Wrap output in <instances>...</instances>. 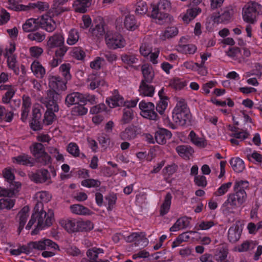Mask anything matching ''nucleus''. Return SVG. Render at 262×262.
Wrapping results in <instances>:
<instances>
[{
  "mask_svg": "<svg viewBox=\"0 0 262 262\" xmlns=\"http://www.w3.org/2000/svg\"><path fill=\"white\" fill-rule=\"evenodd\" d=\"M242 229L237 224H234L231 226L228 231V239L232 243L237 242L241 236Z\"/></svg>",
  "mask_w": 262,
  "mask_h": 262,
  "instance_id": "obj_16",
  "label": "nucleus"
},
{
  "mask_svg": "<svg viewBox=\"0 0 262 262\" xmlns=\"http://www.w3.org/2000/svg\"><path fill=\"white\" fill-rule=\"evenodd\" d=\"M68 0H54L53 4V12L56 15L60 14L61 13L68 11L67 8H64L61 5H64Z\"/></svg>",
  "mask_w": 262,
  "mask_h": 262,
  "instance_id": "obj_41",
  "label": "nucleus"
},
{
  "mask_svg": "<svg viewBox=\"0 0 262 262\" xmlns=\"http://www.w3.org/2000/svg\"><path fill=\"white\" fill-rule=\"evenodd\" d=\"M62 226L68 232H77V221L75 220H66L61 222Z\"/></svg>",
  "mask_w": 262,
  "mask_h": 262,
  "instance_id": "obj_44",
  "label": "nucleus"
},
{
  "mask_svg": "<svg viewBox=\"0 0 262 262\" xmlns=\"http://www.w3.org/2000/svg\"><path fill=\"white\" fill-rule=\"evenodd\" d=\"M171 194L170 193H167L160 207L159 212L161 216H164L169 212L171 206Z\"/></svg>",
  "mask_w": 262,
  "mask_h": 262,
  "instance_id": "obj_32",
  "label": "nucleus"
},
{
  "mask_svg": "<svg viewBox=\"0 0 262 262\" xmlns=\"http://www.w3.org/2000/svg\"><path fill=\"white\" fill-rule=\"evenodd\" d=\"M232 15V9L226 8L224 9V12L220 15L214 17L213 20L214 23H225L229 21Z\"/></svg>",
  "mask_w": 262,
  "mask_h": 262,
  "instance_id": "obj_35",
  "label": "nucleus"
},
{
  "mask_svg": "<svg viewBox=\"0 0 262 262\" xmlns=\"http://www.w3.org/2000/svg\"><path fill=\"white\" fill-rule=\"evenodd\" d=\"M124 26L129 30H134L137 28L135 17L133 15H127L124 20Z\"/></svg>",
  "mask_w": 262,
  "mask_h": 262,
  "instance_id": "obj_48",
  "label": "nucleus"
},
{
  "mask_svg": "<svg viewBox=\"0 0 262 262\" xmlns=\"http://www.w3.org/2000/svg\"><path fill=\"white\" fill-rule=\"evenodd\" d=\"M36 161L42 165H49L52 163L51 158L47 152L36 158Z\"/></svg>",
  "mask_w": 262,
  "mask_h": 262,
  "instance_id": "obj_62",
  "label": "nucleus"
},
{
  "mask_svg": "<svg viewBox=\"0 0 262 262\" xmlns=\"http://www.w3.org/2000/svg\"><path fill=\"white\" fill-rule=\"evenodd\" d=\"M31 153L35 158L44 154L46 151L42 144L39 143H33L30 147Z\"/></svg>",
  "mask_w": 262,
  "mask_h": 262,
  "instance_id": "obj_45",
  "label": "nucleus"
},
{
  "mask_svg": "<svg viewBox=\"0 0 262 262\" xmlns=\"http://www.w3.org/2000/svg\"><path fill=\"white\" fill-rule=\"evenodd\" d=\"M150 6L151 17L162 23L167 18L166 12L171 9V3L169 0H159L157 4H151Z\"/></svg>",
  "mask_w": 262,
  "mask_h": 262,
  "instance_id": "obj_4",
  "label": "nucleus"
},
{
  "mask_svg": "<svg viewBox=\"0 0 262 262\" xmlns=\"http://www.w3.org/2000/svg\"><path fill=\"white\" fill-rule=\"evenodd\" d=\"M77 231H89L94 228L93 223L89 220H80L77 221Z\"/></svg>",
  "mask_w": 262,
  "mask_h": 262,
  "instance_id": "obj_43",
  "label": "nucleus"
},
{
  "mask_svg": "<svg viewBox=\"0 0 262 262\" xmlns=\"http://www.w3.org/2000/svg\"><path fill=\"white\" fill-rule=\"evenodd\" d=\"M29 247L37 250H59L58 245L48 238H42L40 241L29 243Z\"/></svg>",
  "mask_w": 262,
  "mask_h": 262,
  "instance_id": "obj_9",
  "label": "nucleus"
},
{
  "mask_svg": "<svg viewBox=\"0 0 262 262\" xmlns=\"http://www.w3.org/2000/svg\"><path fill=\"white\" fill-rule=\"evenodd\" d=\"M49 85L51 90L47 91V96L45 97H48L49 91H53L60 96L56 91H64L66 89V83L58 76H50L49 78Z\"/></svg>",
  "mask_w": 262,
  "mask_h": 262,
  "instance_id": "obj_12",
  "label": "nucleus"
},
{
  "mask_svg": "<svg viewBox=\"0 0 262 262\" xmlns=\"http://www.w3.org/2000/svg\"><path fill=\"white\" fill-rule=\"evenodd\" d=\"M29 246L26 245H18L16 247L10 250V253L13 255L18 256L22 253H29L30 252Z\"/></svg>",
  "mask_w": 262,
  "mask_h": 262,
  "instance_id": "obj_49",
  "label": "nucleus"
},
{
  "mask_svg": "<svg viewBox=\"0 0 262 262\" xmlns=\"http://www.w3.org/2000/svg\"><path fill=\"white\" fill-rule=\"evenodd\" d=\"M14 163L25 166H32L35 161L30 156L26 154L20 155L13 158Z\"/></svg>",
  "mask_w": 262,
  "mask_h": 262,
  "instance_id": "obj_25",
  "label": "nucleus"
},
{
  "mask_svg": "<svg viewBox=\"0 0 262 262\" xmlns=\"http://www.w3.org/2000/svg\"><path fill=\"white\" fill-rule=\"evenodd\" d=\"M31 69L33 74L39 78H42L46 74V69L38 61H34L31 65Z\"/></svg>",
  "mask_w": 262,
  "mask_h": 262,
  "instance_id": "obj_27",
  "label": "nucleus"
},
{
  "mask_svg": "<svg viewBox=\"0 0 262 262\" xmlns=\"http://www.w3.org/2000/svg\"><path fill=\"white\" fill-rule=\"evenodd\" d=\"M17 89L14 85H10L5 95L2 98V102L4 103H8L15 94Z\"/></svg>",
  "mask_w": 262,
  "mask_h": 262,
  "instance_id": "obj_54",
  "label": "nucleus"
},
{
  "mask_svg": "<svg viewBox=\"0 0 262 262\" xmlns=\"http://www.w3.org/2000/svg\"><path fill=\"white\" fill-rule=\"evenodd\" d=\"M262 14V6L255 2L247 3L243 9V18L246 23L253 24L256 22V14Z\"/></svg>",
  "mask_w": 262,
  "mask_h": 262,
  "instance_id": "obj_6",
  "label": "nucleus"
},
{
  "mask_svg": "<svg viewBox=\"0 0 262 262\" xmlns=\"http://www.w3.org/2000/svg\"><path fill=\"white\" fill-rule=\"evenodd\" d=\"M228 249L224 247L218 248L214 255L217 262H234L233 257L228 256Z\"/></svg>",
  "mask_w": 262,
  "mask_h": 262,
  "instance_id": "obj_14",
  "label": "nucleus"
},
{
  "mask_svg": "<svg viewBox=\"0 0 262 262\" xmlns=\"http://www.w3.org/2000/svg\"><path fill=\"white\" fill-rule=\"evenodd\" d=\"M178 33V30L175 27H171L166 29L160 35L161 38L163 40L169 39L176 36Z\"/></svg>",
  "mask_w": 262,
  "mask_h": 262,
  "instance_id": "obj_46",
  "label": "nucleus"
},
{
  "mask_svg": "<svg viewBox=\"0 0 262 262\" xmlns=\"http://www.w3.org/2000/svg\"><path fill=\"white\" fill-rule=\"evenodd\" d=\"M32 181L35 183H42L47 182L50 178L49 171L46 169H42L33 173L30 175Z\"/></svg>",
  "mask_w": 262,
  "mask_h": 262,
  "instance_id": "obj_18",
  "label": "nucleus"
},
{
  "mask_svg": "<svg viewBox=\"0 0 262 262\" xmlns=\"http://www.w3.org/2000/svg\"><path fill=\"white\" fill-rule=\"evenodd\" d=\"M29 208L26 206L24 207L18 213L17 218L19 222L18 232L23 230L29 215Z\"/></svg>",
  "mask_w": 262,
  "mask_h": 262,
  "instance_id": "obj_23",
  "label": "nucleus"
},
{
  "mask_svg": "<svg viewBox=\"0 0 262 262\" xmlns=\"http://www.w3.org/2000/svg\"><path fill=\"white\" fill-rule=\"evenodd\" d=\"M106 103L110 107L114 108L122 105L124 103V99L117 91L115 90L112 96L106 99Z\"/></svg>",
  "mask_w": 262,
  "mask_h": 262,
  "instance_id": "obj_19",
  "label": "nucleus"
},
{
  "mask_svg": "<svg viewBox=\"0 0 262 262\" xmlns=\"http://www.w3.org/2000/svg\"><path fill=\"white\" fill-rule=\"evenodd\" d=\"M139 107L141 110V115L144 118L155 121L158 119V116L155 111V105L152 102L141 101Z\"/></svg>",
  "mask_w": 262,
  "mask_h": 262,
  "instance_id": "obj_8",
  "label": "nucleus"
},
{
  "mask_svg": "<svg viewBox=\"0 0 262 262\" xmlns=\"http://www.w3.org/2000/svg\"><path fill=\"white\" fill-rule=\"evenodd\" d=\"M7 57V64L9 69L12 70L14 73L18 75L19 72V69L17 64L15 56H9Z\"/></svg>",
  "mask_w": 262,
  "mask_h": 262,
  "instance_id": "obj_53",
  "label": "nucleus"
},
{
  "mask_svg": "<svg viewBox=\"0 0 262 262\" xmlns=\"http://www.w3.org/2000/svg\"><path fill=\"white\" fill-rule=\"evenodd\" d=\"M81 184L87 188H97L101 185V182L98 179L86 178L81 181Z\"/></svg>",
  "mask_w": 262,
  "mask_h": 262,
  "instance_id": "obj_51",
  "label": "nucleus"
},
{
  "mask_svg": "<svg viewBox=\"0 0 262 262\" xmlns=\"http://www.w3.org/2000/svg\"><path fill=\"white\" fill-rule=\"evenodd\" d=\"M121 58L122 62L129 66L136 63L138 61L136 56L132 54H123L121 55Z\"/></svg>",
  "mask_w": 262,
  "mask_h": 262,
  "instance_id": "obj_52",
  "label": "nucleus"
},
{
  "mask_svg": "<svg viewBox=\"0 0 262 262\" xmlns=\"http://www.w3.org/2000/svg\"><path fill=\"white\" fill-rule=\"evenodd\" d=\"M247 193L246 191H235L227 196V200L231 206L239 207L246 201Z\"/></svg>",
  "mask_w": 262,
  "mask_h": 262,
  "instance_id": "obj_10",
  "label": "nucleus"
},
{
  "mask_svg": "<svg viewBox=\"0 0 262 262\" xmlns=\"http://www.w3.org/2000/svg\"><path fill=\"white\" fill-rule=\"evenodd\" d=\"M88 109L84 105L78 104L74 106L71 111V114L74 116H81L87 114Z\"/></svg>",
  "mask_w": 262,
  "mask_h": 262,
  "instance_id": "obj_50",
  "label": "nucleus"
},
{
  "mask_svg": "<svg viewBox=\"0 0 262 262\" xmlns=\"http://www.w3.org/2000/svg\"><path fill=\"white\" fill-rule=\"evenodd\" d=\"M31 106V100L30 97L26 95L23 96V104L21 110L20 120L25 122L27 120Z\"/></svg>",
  "mask_w": 262,
  "mask_h": 262,
  "instance_id": "obj_17",
  "label": "nucleus"
},
{
  "mask_svg": "<svg viewBox=\"0 0 262 262\" xmlns=\"http://www.w3.org/2000/svg\"><path fill=\"white\" fill-rule=\"evenodd\" d=\"M28 38L30 40L35 41L37 42H41L45 40L46 35L43 33L36 32L28 34Z\"/></svg>",
  "mask_w": 262,
  "mask_h": 262,
  "instance_id": "obj_64",
  "label": "nucleus"
},
{
  "mask_svg": "<svg viewBox=\"0 0 262 262\" xmlns=\"http://www.w3.org/2000/svg\"><path fill=\"white\" fill-rule=\"evenodd\" d=\"M177 50L184 54H194L197 51V47L193 44L179 45Z\"/></svg>",
  "mask_w": 262,
  "mask_h": 262,
  "instance_id": "obj_34",
  "label": "nucleus"
},
{
  "mask_svg": "<svg viewBox=\"0 0 262 262\" xmlns=\"http://www.w3.org/2000/svg\"><path fill=\"white\" fill-rule=\"evenodd\" d=\"M39 25L47 32H52L56 28V24L53 18L48 15H43L39 19Z\"/></svg>",
  "mask_w": 262,
  "mask_h": 262,
  "instance_id": "obj_13",
  "label": "nucleus"
},
{
  "mask_svg": "<svg viewBox=\"0 0 262 262\" xmlns=\"http://www.w3.org/2000/svg\"><path fill=\"white\" fill-rule=\"evenodd\" d=\"M229 162L233 170L236 172H241L245 169L244 162L239 157L232 158Z\"/></svg>",
  "mask_w": 262,
  "mask_h": 262,
  "instance_id": "obj_36",
  "label": "nucleus"
},
{
  "mask_svg": "<svg viewBox=\"0 0 262 262\" xmlns=\"http://www.w3.org/2000/svg\"><path fill=\"white\" fill-rule=\"evenodd\" d=\"M172 112V119L178 125L185 126L190 122L191 114L184 99L177 98Z\"/></svg>",
  "mask_w": 262,
  "mask_h": 262,
  "instance_id": "obj_3",
  "label": "nucleus"
},
{
  "mask_svg": "<svg viewBox=\"0 0 262 262\" xmlns=\"http://www.w3.org/2000/svg\"><path fill=\"white\" fill-rule=\"evenodd\" d=\"M105 33L104 25L102 23L97 25L95 28L92 30L93 36L98 38H101Z\"/></svg>",
  "mask_w": 262,
  "mask_h": 262,
  "instance_id": "obj_57",
  "label": "nucleus"
},
{
  "mask_svg": "<svg viewBox=\"0 0 262 262\" xmlns=\"http://www.w3.org/2000/svg\"><path fill=\"white\" fill-rule=\"evenodd\" d=\"M189 225V219L184 216L180 217L176 221L173 225L170 227V231L176 232L183 229L188 227Z\"/></svg>",
  "mask_w": 262,
  "mask_h": 262,
  "instance_id": "obj_30",
  "label": "nucleus"
},
{
  "mask_svg": "<svg viewBox=\"0 0 262 262\" xmlns=\"http://www.w3.org/2000/svg\"><path fill=\"white\" fill-rule=\"evenodd\" d=\"M35 198L37 200V203H48L52 198V195L48 191H41L36 193Z\"/></svg>",
  "mask_w": 262,
  "mask_h": 262,
  "instance_id": "obj_47",
  "label": "nucleus"
},
{
  "mask_svg": "<svg viewBox=\"0 0 262 262\" xmlns=\"http://www.w3.org/2000/svg\"><path fill=\"white\" fill-rule=\"evenodd\" d=\"M172 134L170 131L165 128H160L155 133V138L159 144H164L166 141L171 138Z\"/></svg>",
  "mask_w": 262,
  "mask_h": 262,
  "instance_id": "obj_20",
  "label": "nucleus"
},
{
  "mask_svg": "<svg viewBox=\"0 0 262 262\" xmlns=\"http://www.w3.org/2000/svg\"><path fill=\"white\" fill-rule=\"evenodd\" d=\"M234 251L238 252H247L249 254H253V259L257 260L262 254V246L258 245L255 241L246 240L241 244L234 247Z\"/></svg>",
  "mask_w": 262,
  "mask_h": 262,
  "instance_id": "obj_5",
  "label": "nucleus"
},
{
  "mask_svg": "<svg viewBox=\"0 0 262 262\" xmlns=\"http://www.w3.org/2000/svg\"><path fill=\"white\" fill-rule=\"evenodd\" d=\"M27 6V8L30 9H37L40 11H43L47 10L49 8V5L47 3L42 2H37L34 3H30Z\"/></svg>",
  "mask_w": 262,
  "mask_h": 262,
  "instance_id": "obj_59",
  "label": "nucleus"
},
{
  "mask_svg": "<svg viewBox=\"0 0 262 262\" xmlns=\"http://www.w3.org/2000/svg\"><path fill=\"white\" fill-rule=\"evenodd\" d=\"M13 117V112L6 110L4 106L0 105V122H11Z\"/></svg>",
  "mask_w": 262,
  "mask_h": 262,
  "instance_id": "obj_39",
  "label": "nucleus"
},
{
  "mask_svg": "<svg viewBox=\"0 0 262 262\" xmlns=\"http://www.w3.org/2000/svg\"><path fill=\"white\" fill-rule=\"evenodd\" d=\"M87 81L90 83L88 85L89 89L92 90H95L100 85L104 86L105 85V82L104 79L99 76L94 74L89 75Z\"/></svg>",
  "mask_w": 262,
  "mask_h": 262,
  "instance_id": "obj_21",
  "label": "nucleus"
},
{
  "mask_svg": "<svg viewBox=\"0 0 262 262\" xmlns=\"http://www.w3.org/2000/svg\"><path fill=\"white\" fill-rule=\"evenodd\" d=\"M133 111L131 108H125L121 119V122L123 124L129 123L133 118Z\"/></svg>",
  "mask_w": 262,
  "mask_h": 262,
  "instance_id": "obj_58",
  "label": "nucleus"
},
{
  "mask_svg": "<svg viewBox=\"0 0 262 262\" xmlns=\"http://www.w3.org/2000/svg\"><path fill=\"white\" fill-rule=\"evenodd\" d=\"M64 42L63 35L60 33H56L49 37L47 42V46L50 49L59 47L62 46Z\"/></svg>",
  "mask_w": 262,
  "mask_h": 262,
  "instance_id": "obj_22",
  "label": "nucleus"
},
{
  "mask_svg": "<svg viewBox=\"0 0 262 262\" xmlns=\"http://www.w3.org/2000/svg\"><path fill=\"white\" fill-rule=\"evenodd\" d=\"M143 78L141 81L152 82L155 76L152 67L148 64H144L141 67Z\"/></svg>",
  "mask_w": 262,
  "mask_h": 262,
  "instance_id": "obj_26",
  "label": "nucleus"
},
{
  "mask_svg": "<svg viewBox=\"0 0 262 262\" xmlns=\"http://www.w3.org/2000/svg\"><path fill=\"white\" fill-rule=\"evenodd\" d=\"M39 19L30 18L23 25V29L25 32L34 31L38 28Z\"/></svg>",
  "mask_w": 262,
  "mask_h": 262,
  "instance_id": "obj_37",
  "label": "nucleus"
},
{
  "mask_svg": "<svg viewBox=\"0 0 262 262\" xmlns=\"http://www.w3.org/2000/svg\"><path fill=\"white\" fill-rule=\"evenodd\" d=\"M71 211L79 215H88L92 214V211L87 207L80 204H74L70 207Z\"/></svg>",
  "mask_w": 262,
  "mask_h": 262,
  "instance_id": "obj_29",
  "label": "nucleus"
},
{
  "mask_svg": "<svg viewBox=\"0 0 262 262\" xmlns=\"http://www.w3.org/2000/svg\"><path fill=\"white\" fill-rule=\"evenodd\" d=\"M82 94L78 92H74L68 95L66 98L65 103L69 106L75 103L81 102Z\"/></svg>",
  "mask_w": 262,
  "mask_h": 262,
  "instance_id": "obj_38",
  "label": "nucleus"
},
{
  "mask_svg": "<svg viewBox=\"0 0 262 262\" xmlns=\"http://www.w3.org/2000/svg\"><path fill=\"white\" fill-rule=\"evenodd\" d=\"M151 83V82L141 81L138 90L140 96L150 97L154 96L155 93V87L150 84Z\"/></svg>",
  "mask_w": 262,
  "mask_h": 262,
  "instance_id": "obj_15",
  "label": "nucleus"
},
{
  "mask_svg": "<svg viewBox=\"0 0 262 262\" xmlns=\"http://www.w3.org/2000/svg\"><path fill=\"white\" fill-rule=\"evenodd\" d=\"M92 4V0H75L73 7L75 12L83 13L87 11Z\"/></svg>",
  "mask_w": 262,
  "mask_h": 262,
  "instance_id": "obj_24",
  "label": "nucleus"
},
{
  "mask_svg": "<svg viewBox=\"0 0 262 262\" xmlns=\"http://www.w3.org/2000/svg\"><path fill=\"white\" fill-rule=\"evenodd\" d=\"M190 238L189 235L187 232L183 233L179 235L176 239L172 242L171 245L172 248H175L179 246L182 243L187 242Z\"/></svg>",
  "mask_w": 262,
  "mask_h": 262,
  "instance_id": "obj_55",
  "label": "nucleus"
},
{
  "mask_svg": "<svg viewBox=\"0 0 262 262\" xmlns=\"http://www.w3.org/2000/svg\"><path fill=\"white\" fill-rule=\"evenodd\" d=\"M61 98V96L53 91L48 92L47 97L41 98V102L46 105L47 108L43 120V123L46 125H48L52 124L55 119L54 112H57L59 110L57 102Z\"/></svg>",
  "mask_w": 262,
  "mask_h": 262,
  "instance_id": "obj_2",
  "label": "nucleus"
},
{
  "mask_svg": "<svg viewBox=\"0 0 262 262\" xmlns=\"http://www.w3.org/2000/svg\"><path fill=\"white\" fill-rule=\"evenodd\" d=\"M232 182H228L222 184L217 190L214 192V195L220 196L226 193L232 186Z\"/></svg>",
  "mask_w": 262,
  "mask_h": 262,
  "instance_id": "obj_60",
  "label": "nucleus"
},
{
  "mask_svg": "<svg viewBox=\"0 0 262 262\" xmlns=\"http://www.w3.org/2000/svg\"><path fill=\"white\" fill-rule=\"evenodd\" d=\"M178 155L184 159H189L194 152L193 149L188 145H179L176 149Z\"/></svg>",
  "mask_w": 262,
  "mask_h": 262,
  "instance_id": "obj_31",
  "label": "nucleus"
},
{
  "mask_svg": "<svg viewBox=\"0 0 262 262\" xmlns=\"http://www.w3.org/2000/svg\"><path fill=\"white\" fill-rule=\"evenodd\" d=\"M34 213L31 216L26 228L29 230L32 225L37 220L36 228L32 231V234H36L39 230L43 229L46 227H49L52 224L54 217V213L52 210H49L46 212L43 210V204L41 203H37L34 209Z\"/></svg>",
  "mask_w": 262,
  "mask_h": 262,
  "instance_id": "obj_1",
  "label": "nucleus"
},
{
  "mask_svg": "<svg viewBox=\"0 0 262 262\" xmlns=\"http://www.w3.org/2000/svg\"><path fill=\"white\" fill-rule=\"evenodd\" d=\"M235 127H230V129L232 131V133L230 135V137L236 138L239 142L243 141L249 137L250 134L247 131L245 130H235Z\"/></svg>",
  "mask_w": 262,
  "mask_h": 262,
  "instance_id": "obj_40",
  "label": "nucleus"
},
{
  "mask_svg": "<svg viewBox=\"0 0 262 262\" xmlns=\"http://www.w3.org/2000/svg\"><path fill=\"white\" fill-rule=\"evenodd\" d=\"M191 142L199 148H204L207 145V141L203 138L199 137L193 130H191L188 136Z\"/></svg>",
  "mask_w": 262,
  "mask_h": 262,
  "instance_id": "obj_28",
  "label": "nucleus"
},
{
  "mask_svg": "<svg viewBox=\"0 0 262 262\" xmlns=\"http://www.w3.org/2000/svg\"><path fill=\"white\" fill-rule=\"evenodd\" d=\"M237 208L236 206H231L226 200L222 204L221 210L223 214L226 217L235 214V209Z\"/></svg>",
  "mask_w": 262,
  "mask_h": 262,
  "instance_id": "obj_42",
  "label": "nucleus"
},
{
  "mask_svg": "<svg viewBox=\"0 0 262 262\" xmlns=\"http://www.w3.org/2000/svg\"><path fill=\"white\" fill-rule=\"evenodd\" d=\"M79 38L78 31L75 29H72L69 33L67 42L69 45H74L78 41Z\"/></svg>",
  "mask_w": 262,
  "mask_h": 262,
  "instance_id": "obj_56",
  "label": "nucleus"
},
{
  "mask_svg": "<svg viewBox=\"0 0 262 262\" xmlns=\"http://www.w3.org/2000/svg\"><path fill=\"white\" fill-rule=\"evenodd\" d=\"M141 133V128L136 125H130L120 132L119 137L122 140L130 141L135 139Z\"/></svg>",
  "mask_w": 262,
  "mask_h": 262,
  "instance_id": "obj_11",
  "label": "nucleus"
},
{
  "mask_svg": "<svg viewBox=\"0 0 262 262\" xmlns=\"http://www.w3.org/2000/svg\"><path fill=\"white\" fill-rule=\"evenodd\" d=\"M105 39L106 45L110 49L121 48L125 45V41L120 34L111 31L106 33Z\"/></svg>",
  "mask_w": 262,
  "mask_h": 262,
  "instance_id": "obj_7",
  "label": "nucleus"
},
{
  "mask_svg": "<svg viewBox=\"0 0 262 262\" xmlns=\"http://www.w3.org/2000/svg\"><path fill=\"white\" fill-rule=\"evenodd\" d=\"M201 12V9L197 7L189 9L183 16L182 19L185 23L188 24Z\"/></svg>",
  "mask_w": 262,
  "mask_h": 262,
  "instance_id": "obj_33",
  "label": "nucleus"
},
{
  "mask_svg": "<svg viewBox=\"0 0 262 262\" xmlns=\"http://www.w3.org/2000/svg\"><path fill=\"white\" fill-rule=\"evenodd\" d=\"M19 0H8V8L15 11L27 10V6L23 5H19Z\"/></svg>",
  "mask_w": 262,
  "mask_h": 262,
  "instance_id": "obj_61",
  "label": "nucleus"
},
{
  "mask_svg": "<svg viewBox=\"0 0 262 262\" xmlns=\"http://www.w3.org/2000/svg\"><path fill=\"white\" fill-rule=\"evenodd\" d=\"M148 11V7L146 3L143 1H139L137 3L136 12L140 15H144Z\"/></svg>",
  "mask_w": 262,
  "mask_h": 262,
  "instance_id": "obj_63",
  "label": "nucleus"
}]
</instances>
